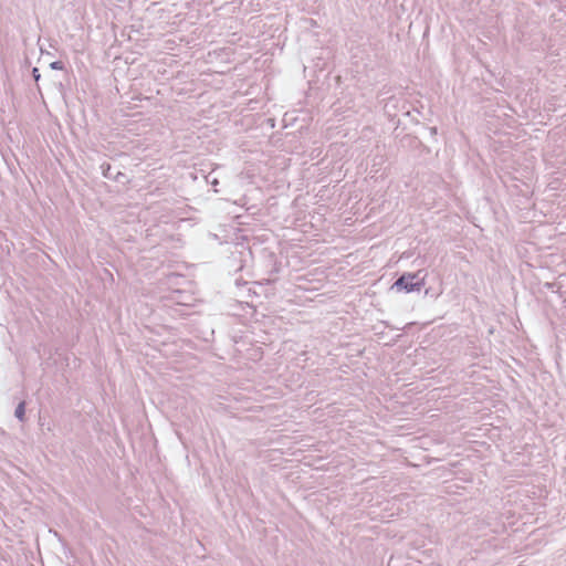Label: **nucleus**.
<instances>
[{"mask_svg":"<svg viewBox=\"0 0 566 566\" xmlns=\"http://www.w3.org/2000/svg\"><path fill=\"white\" fill-rule=\"evenodd\" d=\"M426 274L422 271L416 273H403L392 284L391 289L407 293L420 291L424 286Z\"/></svg>","mask_w":566,"mask_h":566,"instance_id":"f257e3e1","label":"nucleus"},{"mask_svg":"<svg viewBox=\"0 0 566 566\" xmlns=\"http://www.w3.org/2000/svg\"><path fill=\"white\" fill-rule=\"evenodd\" d=\"M14 416L21 421L23 422L24 419H25V401H21L17 408H15V411H14Z\"/></svg>","mask_w":566,"mask_h":566,"instance_id":"f03ea898","label":"nucleus"},{"mask_svg":"<svg viewBox=\"0 0 566 566\" xmlns=\"http://www.w3.org/2000/svg\"><path fill=\"white\" fill-rule=\"evenodd\" d=\"M102 168V172H103V176L107 179H113L114 178V175L113 171H112V166L109 164H102L101 166Z\"/></svg>","mask_w":566,"mask_h":566,"instance_id":"7ed1b4c3","label":"nucleus"},{"mask_svg":"<svg viewBox=\"0 0 566 566\" xmlns=\"http://www.w3.org/2000/svg\"><path fill=\"white\" fill-rule=\"evenodd\" d=\"M50 67L52 70H63L64 69V64L62 61H54L50 64Z\"/></svg>","mask_w":566,"mask_h":566,"instance_id":"20e7f679","label":"nucleus"},{"mask_svg":"<svg viewBox=\"0 0 566 566\" xmlns=\"http://www.w3.org/2000/svg\"><path fill=\"white\" fill-rule=\"evenodd\" d=\"M126 179V175L120 172V171H117L115 175H114V178L113 180L117 181V182H124V180Z\"/></svg>","mask_w":566,"mask_h":566,"instance_id":"39448f33","label":"nucleus"},{"mask_svg":"<svg viewBox=\"0 0 566 566\" xmlns=\"http://www.w3.org/2000/svg\"><path fill=\"white\" fill-rule=\"evenodd\" d=\"M32 76L34 78L35 82H39L40 77H41V74L39 72V69L38 67H33L32 70Z\"/></svg>","mask_w":566,"mask_h":566,"instance_id":"423d86ee","label":"nucleus"}]
</instances>
